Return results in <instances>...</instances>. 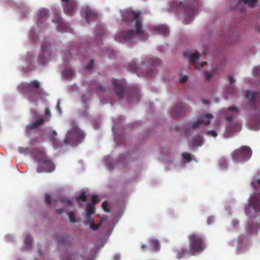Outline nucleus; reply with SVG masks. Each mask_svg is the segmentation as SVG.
Listing matches in <instances>:
<instances>
[{"label":"nucleus","mask_w":260,"mask_h":260,"mask_svg":"<svg viewBox=\"0 0 260 260\" xmlns=\"http://www.w3.org/2000/svg\"><path fill=\"white\" fill-rule=\"evenodd\" d=\"M182 156L187 162H190L192 159L191 154L188 152L182 153Z\"/></svg>","instance_id":"obj_37"},{"label":"nucleus","mask_w":260,"mask_h":260,"mask_svg":"<svg viewBox=\"0 0 260 260\" xmlns=\"http://www.w3.org/2000/svg\"><path fill=\"white\" fill-rule=\"evenodd\" d=\"M146 247H147L146 245L144 244L141 245V248H142V249H145Z\"/></svg>","instance_id":"obj_62"},{"label":"nucleus","mask_w":260,"mask_h":260,"mask_svg":"<svg viewBox=\"0 0 260 260\" xmlns=\"http://www.w3.org/2000/svg\"><path fill=\"white\" fill-rule=\"evenodd\" d=\"M86 222L90 225L92 223L94 222L93 219L91 217V215L86 214Z\"/></svg>","instance_id":"obj_49"},{"label":"nucleus","mask_w":260,"mask_h":260,"mask_svg":"<svg viewBox=\"0 0 260 260\" xmlns=\"http://www.w3.org/2000/svg\"><path fill=\"white\" fill-rule=\"evenodd\" d=\"M45 202L48 205H50L51 204V199L50 196L49 194H46L45 197Z\"/></svg>","instance_id":"obj_51"},{"label":"nucleus","mask_w":260,"mask_h":260,"mask_svg":"<svg viewBox=\"0 0 260 260\" xmlns=\"http://www.w3.org/2000/svg\"><path fill=\"white\" fill-rule=\"evenodd\" d=\"M61 1L64 3L63 6L64 13L68 15L72 16L77 6L76 1L61 0Z\"/></svg>","instance_id":"obj_16"},{"label":"nucleus","mask_w":260,"mask_h":260,"mask_svg":"<svg viewBox=\"0 0 260 260\" xmlns=\"http://www.w3.org/2000/svg\"><path fill=\"white\" fill-rule=\"evenodd\" d=\"M18 151L20 153L27 154L30 153V150L28 147H19L18 149Z\"/></svg>","instance_id":"obj_41"},{"label":"nucleus","mask_w":260,"mask_h":260,"mask_svg":"<svg viewBox=\"0 0 260 260\" xmlns=\"http://www.w3.org/2000/svg\"><path fill=\"white\" fill-rule=\"evenodd\" d=\"M100 226H101V224H95L94 223V222L93 223L91 222V224L90 225V228L93 231L97 230L98 229H99L100 228Z\"/></svg>","instance_id":"obj_50"},{"label":"nucleus","mask_w":260,"mask_h":260,"mask_svg":"<svg viewBox=\"0 0 260 260\" xmlns=\"http://www.w3.org/2000/svg\"><path fill=\"white\" fill-rule=\"evenodd\" d=\"M229 80L230 83L231 84H233V83H235V80L234 77L232 76V75L229 76Z\"/></svg>","instance_id":"obj_55"},{"label":"nucleus","mask_w":260,"mask_h":260,"mask_svg":"<svg viewBox=\"0 0 260 260\" xmlns=\"http://www.w3.org/2000/svg\"><path fill=\"white\" fill-rule=\"evenodd\" d=\"M66 256V258L63 260H75L76 256L74 254L70 252H66L64 254Z\"/></svg>","instance_id":"obj_40"},{"label":"nucleus","mask_w":260,"mask_h":260,"mask_svg":"<svg viewBox=\"0 0 260 260\" xmlns=\"http://www.w3.org/2000/svg\"><path fill=\"white\" fill-rule=\"evenodd\" d=\"M187 112V109L183 106L182 103L177 104L172 109L171 114L172 117L174 119L179 118Z\"/></svg>","instance_id":"obj_14"},{"label":"nucleus","mask_w":260,"mask_h":260,"mask_svg":"<svg viewBox=\"0 0 260 260\" xmlns=\"http://www.w3.org/2000/svg\"><path fill=\"white\" fill-rule=\"evenodd\" d=\"M107 203H106V202H104L103 204H102V207H103L104 210L105 211H108V210L106 209V207H107Z\"/></svg>","instance_id":"obj_57"},{"label":"nucleus","mask_w":260,"mask_h":260,"mask_svg":"<svg viewBox=\"0 0 260 260\" xmlns=\"http://www.w3.org/2000/svg\"><path fill=\"white\" fill-rule=\"evenodd\" d=\"M201 119H198L194 122H190L187 126L186 129H196L198 128L201 124L205 125H208L211 123V120L213 116L211 114H203L201 116Z\"/></svg>","instance_id":"obj_10"},{"label":"nucleus","mask_w":260,"mask_h":260,"mask_svg":"<svg viewBox=\"0 0 260 260\" xmlns=\"http://www.w3.org/2000/svg\"><path fill=\"white\" fill-rule=\"evenodd\" d=\"M45 114L46 115H50V112L49 111V110L48 109H45Z\"/></svg>","instance_id":"obj_60"},{"label":"nucleus","mask_w":260,"mask_h":260,"mask_svg":"<svg viewBox=\"0 0 260 260\" xmlns=\"http://www.w3.org/2000/svg\"><path fill=\"white\" fill-rule=\"evenodd\" d=\"M76 200L77 201H81L82 202H86L87 200V198L85 192H82L79 196L76 198Z\"/></svg>","instance_id":"obj_43"},{"label":"nucleus","mask_w":260,"mask_h":260,"mask_svg":"<svg viewBox=\"0 0 260 260\" xmlns=\"http://www.w3.org/2000/svg\"><path fill=\"white\" fill-rule=\"evenodd\" d=\"M141 15V12L140 11H135L132 9H127L123 11L121 13L123 21L127 23H132L135 21V29L127 31H122L117 34V36L120 37L122 40L127 42L134 39L136 35L141 37L144 36Z\"/></svg>","instance_id":"obj_2"},{"label":"nucleus","mask_w":260,"mask_h":260,"mask_svg":"<svg viewBox=\"0 0 260 260\" xmlns=\"http://www.w3.org/2000/svg\"><path fill=\"white\" fill-rule=\"evenodd\" d=\"M44 122L45 119L43 117H41L36 121L28 124L26 127V131L29 132L32 129H36L39 126L42 125Z\"/></svg>","instance_id":"obj_21"},{"label":"nucleus","mask_w":260,"mask_h":260,"mask_svg":"<svg viewBox=\"0 0 260 260\" xmlns=\"http://www.w3.org/2000/svg\"><path fill=\"white\" fill-rule=\"evenodd\" d=\"M50 47V44L49 42H45L41 44V52L38 57V62L41 64H44L46 63L49 57L48 50Z\"/></svg>","instance_id":"obj_12"},{"label":"nucleus","mask_w":260,"mask_h":260,"mask_svg":"<svg viewBox=\"0 0 260 260\" xmlns=\"http://www.w3.org/2000/svg\"><path fill=\"white\" fill-rule=\"evenodd\" d=\"M97 90H99V91L104 90H105V88L104 87V86L103 85L100 84V85L98 86Z\"/></svg>","instance_id":"obj_56"},{"label":"nucleus","mask_w":260,"mask_h":260,"mask_svg":"<svg viewBox=\"0 0 260 260\" xmlns=\"http://www.w3.org/2000/svg\"><path fill=\"white\" fill-rule=\"evenodd\" d=\"M33 153L35 158L39 164L43 162L48 157L43 150L39 149H35L34 150Z\"/></svg>","instance_id":"obj_18"},{"label":"nucleus","mask_w":260,"mask_h":260,"mask_svg":"<svg viewBox=\"0 0 260 260\" xmlns=\"http://www.w3.org/2000/svg\"><path fill=\"white\" fill-rule=\"evenodd\" d=\"M44 122L45 119L43 117H41L36 121L28 124L26 127V131L29 132L32 129H36L39 126L42 125Z\"/></svg>","instance_id":"obj_22"},{"label":"nucleus","mask_w":260,"mask_h":260,"mask_svg":"<svg viewBox=\"0 0 260 260\" xmlns=\"http://www.w3.org/2000/svg\"><path fill=\"white\" fill-rule=\"evenodd\" d=\"M203 142L204 140L203 137L199 136L192 138L190 144L193 146H201L203 145Z\"/></svg>","instance_id":"obj_26"},{"label":"nucleus","mask_w":260,"mask_h":260,"mask_svg":"<svg viewBox=\"0 0 260 260\" xmlns=\"http://www.w3.org/2000/svg\"><path fill=\"white\" fill-rule=\"evenodd\" d=\"M70 126L72 127L70 129L64 139L66 144L71 145L79 144L84 139L85 135L84 133L76 125L74 121H71Z\"/></svg>","instance_id":"obj_5"},{"label":"nucleus","mask_w":260,"mask_h":260,"mask_svg":"<svg viewBox=\"0 0 260 260\" xmlns=\"http://www.w3.org/2000/svg\"><path fill=\"white\" fill-rule=\"evenodd\" d=\"M52 21L57 24L56 28L58 31L62 32L69 31V28L64 23L62 19L57 13H55L54 14L53 18H52Z\"/></svg>","instance_id":"obj_15"},{"label":"nucleus","mask_w":260,"mask_h":260,"mask_svg":"<svg viewBox=\"0 0 260 260\" xmlns=\"http://www.w3.org/2000/svg\"><path fill=\"white\" fill-rule=\"evenodd\" d=\"M127 69L128 71L138 74L140 72V68L138 67L134 61L130 62L127 66Z\"/></svg>","instance_id":"obj_25"},{"label":"nucleus","mask_w":260,"mask_h":260,"mask_svg":"<svg viewBox=\"0 0 260 260\" xmlns=\"http://www.w3.org/2000/svg\"><path fill=\"white\" fill-rule=\"evenodd\" d=\"M246 230L248 234H256L258 230H260V221L256 224L252 221H248Z\"/></svg>","instance_id":"obj_19"},{"label":"nucleus","mask_w":260,"mask_h":260,"mask_svg":"<svg viewBox=\"0 0 260 260\" xmlns=\"http://www.w3.org/2000/svg\"><path fill=\"white\" fill-rule=\"evenodd\" d=\"M83 10L85 14V19L88 23L90 21H94L97 19L98 16L97 13L92 10L91 8L85 7Z\"/></svg>","instance_id":"obj_17"},{"label":"nucleus","mask_w":260,"mask_h":260,"mask_svg":"<svg viewBox=\"0 0 260 260\" xmlns=\"http://www.w3.org/2000/svg\"><path fill=\"white\" fill-rule=\"evenodd\" d=\"M252 151L246 146L241 147L234 150L231 154L233 160L235 162H244L248 160L251 156Z\"/></svg>","instance_id":"obj_9"},{"label":"nucleus","mask_w":260,"mask_h":260,"mask_svg":"<svg viewBox=\"0 0 260 260\" xmlns=\"http://www.w3.org/2000/svg\"><path fill=\"white\" fill-rule=\"evenodd\" d=\"M64 212V209L63 208H59L56 210V213L58 214H61Z\"/></svg>","instance_id":"obj_53"},{"label":"nucleus","mask_w":260,"mask_h":260,"mask_svg":"<svg viewBox=\"0 0 260 260\" xmlns=\"http://www.w3.org/2000/svg\"><path fill=\"white\" fill-rule=\"evenodd\" d=\"M189 250L191 255L199 254L204 251L206 244L204 238L198 234H191L188 236Z\"/></svg>","instance_id":"obj_6"},{"label":"nucleus","mask_w":260,"mask_h":260,"mask_svg":"<svg viewBox=\"0 0 260 260\" xmlns=\"http://www.w3.org/2000/svg\"><path fill=\"white\" fill-rule=\"evenodd\" d=\"M207 222L208 224H211L213 222V217L212 216L208 217Z\"/></svg>","instance_id":"obj_54"},{"label":"nucleus","mask_w":260,"mask_h":260,"mask_svg":"<svg viewBox=\"0 0 260 260\" xmlns=\"http://www.w3.org/2000/svg\"><path fill=\"white\" fill-rule=\"evenodd\" d=\"M155 75V71L153 70H150L145 73V75L148 77H152Z\"/></svg>","instance_id":"obj_48"},{"label":"nucleus","mask_w":260,"mask_h":260,"mask_svg":"<svg viewBox=\"0 0 260 260\" xmlns=\"http://www.w3.org/2000/svg\"><path fill=\"white\" fill-rule=\"evenodd\" d=\"M57 109L58 110V111L61 113V109L60 107V102L58 101L57 104Z\"/></svg>","instance_id":"obj_59"},{"label":"nucleus","mask_w":260,"mask_h":260,"mask_svg":"<svg viewBox=\"0 0 260 260\" xmlns=\"http://www.w3.org/2000/svg\"><path fill=\"white\" fill-rule=\"evenodd\" d=\"M205 133L207 135L213 137H216L217 136V132L214 130L207 131Z\"/></svg>","instance_id":"obj_45"},{"label":"nucleus","mask_w":260,"mask_h":260,"mask_svg":"<svg viewBox=\"0 0 260 260\" xmlns=\"http://www.w3.org/2000/svg\"><path fill=\"white\" fill-rule=\"evenodd\" d=\"M256 2L257 0H239V4L243 3L245 5H248L251 8H253L255 6Z\"/></svg>","instance_id":"obj_31"},{"label":"nucleus","mask_w":260,"mask_h":260,"mask_svg":"<svg viewBox=\"0 0 260 260\" xmlns=\"http://www.w3.org/2000/svg\"><path fill=\"white\" fill-rule=\"evenodd\" d=\"M94 66L93 59H91L88 62V64L86 66L85 69L87 70H90L92 69Z\"/></svg>","instance_id":"obj_47"},{"label":"nucleus","mask_w":260,"mask_h":260,"mask_svg":"<svg viewBox=\"0 0 260 260\" xmlns=\"http://www.w3.org/2000/svg\"><path fill=\"white\" fill-rule=\"evenodd\" d=\"M215 69H214L213 71H212L211 72H205L204 75L206 80H210L211 79V78L215 74Z\"/></svg>","instance_id":"obj_36"},{"label":"nucleus","mask_w":260,"mask_h":260,"mask_svg":"<svg viewBox=\"0 0 260 260\" xmlns=\"http://www.w3.org/2000/svg\"><path fill=\"white\" fill-rule=\"evenodd\" d=\"M105 33L104 26L102 24H99L96 26L95 34L97 36H102Z\"/></svg>","instance_id":"obj_29"},{"label":"nucleus","mask_w":260,"mask_h":260,"mask_svg":"<svg viewBox=\"0 0 260 260\" xmlns=\"http://www.w3.org/2000/svg\"><path fill=\"white\" fill-rule=\"evenodd\" d=\"M55 169L53 162L48 157L43 162L39 164V166L37 169L38 173L43 172H50Z\"/></svg>","instance_id":"obj_13"},{"label":"nucleus","mask_w":260,"mask_h":260,"mask_svg":"<svg viewBox=\"0 0 260 260\" xmlns=\"http://www.w3.org/2000/svg\"><path fill=\"white\" fill-rule=\"evenodd\" d=\"M112 83L115 92L119 98L122 99L125 95L126 97L127 102H132L139 100L140 94L137 89L128 88L124 82L118 81L116 79H112Z\"/></svg>","instance_id":"obj_3"},{"label":"nucleus","mask_w":260,"mask_h":260,"mask_svg":"<svg viewBox=\"0 0 260 260\" xmlns=\"http://www.w3.org/2000/svg\"><path fill=\"white\" fill-rule=\"evenodd\" d=\"M149 62L154 67L159 66L161 64V60L158 58H150Z\"/></svg>","instance_id":"obj_33"},{"label":"nucleus","mask_w":260,"mask_h":260,"mask_svg":"<svg viewBox=\"0 0 260 260\" xmlns=\"http://www.w3.org/2000/svg\"><path fill=\"white\" fill-rule=\"evenodd\" d=\"M92 204H94L98 203L100 202V200L99 199V197L96 195H93L91 197Z\"/></svg>","instance_id":"obj_46"},{"label":"nucleus","mask_w":260,"mask_h":260,"mask_svg":"<svg viewBox=\"0 0 260 260\" xmlns=\"http://www.w3.org/2000/svg\"><path fill=\"white\" fill-rule=\"evenodd\" d=\"M48 10L42 9L38 13V22L37 23L42 24L46 20L48 16Z\"/></svg>","instance_id":"obj_23"},{"label":"nucleus","mask_w":260,"mask_h":260,"mask_svg":"<svg viewBox=\"0 0 260 260\" xmlns=\"http://www.w3.org/2000/svg\"><path fill=\"white\" fill-rule=\"evenodd\" d=\"M246 98L248 100L247 106L251 114L247 116L246 124L252 130L260 129V90H247Z\"/></svg>","instance_id":"obj_1"},{"label":"nucleus","mask_w":260,"mask_h":260,"mask_svg":"<svg viewBox=\"0 0 260 260\" xmlns=\"http://www.w3.org/2000/svg\"><path fill=\"white\" fill-rule=\"evenodd\" d=\"M229 112H232L236 114H238L239 111L236 107L232 106L228 107L224 112L223 115L226 120L229 122L226 128V130L230 133L239 131L241 128V124L238 121H234L233 116L229 114Z\"/></svg>","instance_id":"obj_8"},{"label":"nucleus","mask_w":260,"mask_h":260,"mask_svg":"<svg viewBox=\"0 0 260 260\" xmlns=\"http://www.w3.org/2000/svg\"><path fill=\"white\" fill-rule=\"evenodd\" d=\"M187 80H188V77L186 75H184L183 77L180 78V81H181V82H182L183 83H185Z\"/></svg>","instance_id":"obj_52"},{"label":"nucleus","mask_w":260,"mask_h":260,"mask_svg":"<svg viewBox=\"0 0 260 260\" xmlns=\"http://www.w3.org/2000/svg\"><path fill=\"white\" fill-rule=\"evenodd\" d=\"M202 102L204 104H210V101L208 100H202Z\"/></svg>","instance_id":"obj_58"},{"label":"nucleus","mask_w":260,"mask_h":260,"mask_svg":"<svg viewBox=\"0 0 260 260\" xmlns=\"http://www.w3.org/2000/svg\"><path fill=\"white\" fill-rule=\"evenodd\" d=\"M58 244L60 245L65 244L67 242V237L65 236H60L57 237Z\"/></svg>","instance_id":"obj_38"},{"label":"nucleus","mask_w":260,"mask_h":260,"mask_svg":"<svg viewBox=\"0 0 260 260\" xmlns=\"http://www.w3.org/2000/svg\"><path fill=\"white\" fill-rule=\"evenodd\" d=\"M115 260H118V259H119V257H118V256H116L115 257Z\"/></svg>","instance_id":"obj_63"},{"label":"nucleus","mask_w":260,"mask_h":260,"mask_svg":"<svg viewBox=\"0 0 260 260\" xmlns=\"http://www.w3.org/2000/svg\"><path fill=\"white\" fill-rule=\"evenodd\" d=\"M90 96V93L87 92L86 94H84L81 95V101L84 103H86L89 98Z\"/></svg>","instance_id":"obj_44"},{"label":"nucleus","mask_w":260,"mask_h":260,"mask_svg":"<svg viewBox=\"0 0 260 260\" xmlns=\"http://www.w3.org/2000/svg\"><path fill=\"white\" fill-rule=\"evenodd\" d=\"M32 241V236L29 235L27 234L25 237V240H24V244L26 247L29 248L31 246V243Z\"/></svg>","instance_id":"obj_34"},{"label":"nucleus","mask_w":260,"mask_h":260,"mask_svg":"<svg viewBox=\"0 0 260 260\" xmlns=\"http://www.w3.org/2000/svg\"><path fill=\"white\" fill-rule=\"evenodd\" d=\"M183 54L184 56L188 58L189 61L191 62L197 68L201 69L207 63L206 61H203L199 66L198 65V62L200 56V54L198 51L194 53H191L189 51H185Z\"/></svg>","instance_id":"obj_11"},{"label":"nucleus","mask_w":260,"mask_h":260,"mask_svg":"<svg viewBox=\"0 0 260 260\" xmlns=\"http://www.w3.org/2000/svg\"><path fill=\"white\" fill-rule=\"evenodd\" d=\"M253 75L254 76L260 77V66L255 67L253 68Z\"/></svg>","instance_id":"obj_42"},{"label":"nucleus","mask_w":260,"mask_h":260,"mask_svg":"<svg viewBox=\"0 0 260 260\" xmlns=\"http://www.w3.org/2000/svg\"><path fill=\"white\" fill-rule=\"evenodd\" d=\"M153 30L164 36H168L169 34L168 27L164 25L155 26Z\"/></svg>","instance_id":"obj_24"},{"label":"nucleus","mask_w":260,"mask_h":260,"mask_svg":"<svg viewBox=\"0 0 260 260\" xmlns=\"http://www.w3.org/2000/svg\"><path fill=\"white\" fill-rule=\"evenodd\" d=\"M63 75L67 78H71L73 77L74 72L71 68H67L62 72Z\"/></svg>","instance_id":"obj_30"},{"label":"nucleus","mask_w":260,"mask_h":260,"mask_svg":"<svg viewBox=\"0 0 260 260\" xmlns=\"http://www.w3.org/2000/svg\"><path fill=\"white\" fill-rule=\"evenodd\" d=\"M87 215H92L95 213L94 205L91 203H88L86 206Z\"/></svg>","instance_id":"obj_32"},{"label":"nucleus","mask_w":260,"mask_h":260,"mask_svg":"<svg viewBox=\"0 0 260 260\" xmlns=\"http://www.w3.org/2000/svg\"><path fill=\"white\" fill-rule=\"evenodd\" d=\"M40 82L36 80L21 83L19 86L20 91L31 102H37L41 96Z\"/></svg>","instance_id":"obj_4"},{"label":"nucleus","mask_w":260,"mask_h":260,"mask_svg":"<svg viewBox=\"0 0 260 260\" xmlns=\"http://www.w3.org/2000/svg\"><path fill=\"white\" fill-rule=\"evenodd\" d=\"M227 89L229 92H233L234 90V88L232 87L228 88Z\"/></svg>","instance_id":"obj_61"},{"label":"nucleus","mask_w":260,"mask_h":260,"mask_svg":"<svg viewBox=\"0 0 260 260\" xmlns=\"http://www.w3.org/2000/svg\"><path fill=\"white\" fill-rule=\"evenodd\" d=\"M56 137L57 133L54 130H51L48 136L49 141L51 142L54 148H57L60 146V144L58 142Z\"/></svg>","instance_id":"obj_20"},{"label":"nucleus","mask_w":260,"mask_h":260,"mask_svg":"<svg viewBox=\"0 0 260 260\" xmlns=\"http://www.w3.org/2000/svg\"><path fill=\"white\" fill-rule=\"evenodd\" d=\"M188 254H190L189 249H181L177 251V258L178 259H180L183 257L184 255H187Z\"/></svg>","instance_id":"obj_28"},{"label":"nucleus","mask_w":260,"mask_h":260,"mask_svg":"<svg viewBox=\"0 0 260 260\" xmlns=\"http://www.w3.org/2000/svg\"><path fill=\"white\" fill-rule=\"evenodd\" d=\"M60 202L67 207H69L72 205V201L67 198H61L60 199Z\"/></svg>","instance_id":"obj_35"},{"label":"nucleus","mask_w":260,"mask_h":260,"mask_svg":"<svg viewBox=\"0 0 260 260\" xmlns=\"http://www.w3.org/2000/svg\"><path fill=\"white\" fill-rule=\"evenodd\" d=\"M149 241L153 250L157 251L160 249V245L158 240L151 239Z\"/></svg>","instance_id":"obj_27"},{"label":"nucleus","mask_w":260,"mask_h":260,"mask_svg":"<svg viewBox=\"0 0 260 260\" xmlns=\"http://www.w3.org/2000/svg\"><path fill=\"white\" fill-rule=\"evenodd\" d=\"M68 215H69L70 221L72 223L76 222L77 220H76V215L75 214V213H74L73 211L69 212L68 213Z\"/></svg>","instance_id":"obj_39"},{"label":"nucleus","mask_w":260,"mask_h":260,"mask_svg":"<svg viewBox=\"0 0 260 260\" xmlns=\"http://www.w3.org/2000/svg\"><path fill=\"white\" fill-rule=\"evenodd\" d=\"M170 7L171 10L176 12L183 10L186 14L185 24H188L190 21H192L196 14L195 7L192 3L184 4L181 2H173L171 3Z\"/></svg>","instance_id":"obj_7"}]
</instances>
